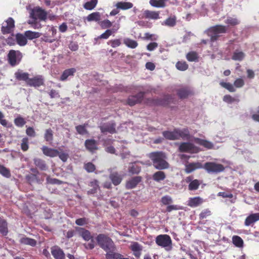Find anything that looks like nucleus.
<instances>
[{"instance_id":"nucleus-1","label":"nucleus","mask_w":259,"mask_h":259,"mask_svg":"<svg viewBox=\"0 0 259 259\" xmlns=\"http://www.w3.org/2000/svg\"><path fill=\"white\" fill-rule=\"evenodd\" d=\"M148 157L151 159L153 166L156 169H166L170 166L169 163L166 161V155L162 151L151 152L148 154Z\"/></svg>"},{"instance_id":"nucleus-2","label":"nucleus","mask_w":259,"mask_h":259,"mask_svg":"<svg viewBox=\"0 0 259 259\" xmlns=\"http://www.w3.org/2000/svg\"><path fill=\"white\" fill-rule=\"evenodd\" d=\"M96 240L99 246L106 253L116 250V246L112 239L105 234H99L96 237Z\"/></svg>"},{"instance_id":"nucleus-3","label":"nucleus","mask_w":259,"mask_h":259,"mask_svg":"<svg viewBox=\"0 0 259 259\" xmlns=\"http://www.w3.org/2000/svg\"><path fill=\"white\" fill-rule=\"evenodd\" d=\"M207 35L210 37L211 42L218 40L221 34H224L227 32V26L223 25H216L211 26L207 29Z\"/></svg>"},{"instance_id":"nucleus-4","label":"nucleus","mask_w":259,"mask_h":259,"mask_svg":"<svg viewBox=\"0 0 259 259\" xmlns=\"http://www.w3.org/2000/svg\"><path fill=\"white\" fill-rule=\"evenodd\" d=\"M174 99L170 95L165 96L163 99L147 98L145 100V104L147 105L152 106H167L171 102H173Z\"/></svg>"},{"instance_id":"nucleus-5","label":"nucleus","mask_w":259,"mask_h":259,"mask_svg":"<svg viewBox=\"0 0 259 259\" xmlns=\"http://www.w3.org/2000/svg\"><path fill=\"white\" fill-rule=\"evenodd\" d=\"M155 242L158 246L165 248L167 251L172 249V240L170 236L167 234L158 235Z\"/></svg>"},{"instance_id":"nucleus-6","label":"nucleus","mask_w":259,"mask_h":259,"mask_svg":"<svg viewBox=\"0 0 259 259\" xmlns=\"http://www.w3.org/2000/svg\"><path fill=\"white\" fill-rule=\"evenodd\" d=\"M203 168L209 174H218L223 171L225 169L223 164L214 162H207L205 163Z\"/></svg>"},{"instance_id":"nucleus-7","label":"nucleus","mask_w":259,"mask_h":259,"mask_svg":"<svg viewBox=\"0 0 259 259\" xmlns=\"http://www.w3.org/2000/svg\"><path fill=\"white\" fill-rule=\"evenodd\" d=\"M22 58V54L19 51L11 50L9 51L7 59L9 64L12 66H15L18 64Z\"/></svg>"},{"instance_id":"nucleus-8","label":"nucleus","mask_w":259,"mask_h":259,"mask_svg":"<svg viewBox=\"0 0 259 259\" xmlns=\"http://www.w3.org/2000/svg\"><path fill=\"white\" fill-rule=\"evenodd\" d=\"M31 18H36L41 21H45L47 19V13L42 8L39 7L34 8L30 14Z\"/></svg>"},{"instance_id":"nucleus-9","label":"nucleus","mask_w":259,"mask_h":259,"mask_svg":"<svg viewBox=\"0 0 259 259\" xmlns=\"http://www.w3.org/2000/svg\"><path fill=\"white\" fill-rule=\"evenodd\" d=\"M27 85L29 87L38 88L44 85V78L41 75H36L29 78Z\"/></svg>"},{"instance_id":"nucleus-10","label":"nucleus","mask_w":259,"mask_h":259,"mask_svg":"<svg viewBox=\"0 0 259 259\" xmlns=\"http://www.w3.org/2000/svg\"><path fill=\"white\" fill-rule=\"evenodd\" d=\"M145 93V92H140L136 95L129 96L127 100V104L133 106L136 104L140 103L143 100Z\"/></svg>"},{"instance_id":"nucleus-11","label":"nucleus","mask_w":259,"mask_h":259,"mask_svg":"<svg viewBox=\"0 0 259 259\" xmlns=\"http://www.w3.org/2000/svg\"><path fill=\"white\" fill-rule=\"evenodd\" d=\"M102 133H109L113 134L116 133V123L114 121L108 122L100 126Z\"/></svg>"},{"instance_id":"nucleus-12","label":"nucleus","mask_w":259,"mask_h":259,"mask_svg":"<svg viewBox=\"0 0 259 259\" xmlns=\"http://www.w3.org/2000/svg\"><path fill=\"white\" fill-rule=\"evenodd\" d=\"M6 22V24H4L1 28V31L4 34L10 33L15 26L14 20L12 18H9Z\"/></svg>"},{"instance_id":"nucleus-13","label":"nucleus","mask_w":259,"mask_h":259,"mask_svg":"<svg viewBox=\"0 0 259 259\" xmlns=\"http://www.w3.org/2000/svg\"><path fill=\"white\" fill-rule=\"evenodd\" d=\"M203 165L200 162H188L185 164V171L187 174H190L194 170L203 168Z\"/></svg>"},{"instance_id":"nucleus-14","label":"nucleus","mask_w":259,"mask_h":259,"mask_svg":"<svg viewBox=\"0 0 259 259\" xmlns=\"http://www.w3.org/2000/svg\"><path fill=\"white\" fill-rule=\"evenodd\" d=\"M178 97L181 99H185L189 96L193 95V93L191 89L188 87L181 88L177 90Z\"/></svg>"},{"instance_id":"nucleus-15","label":"nucleus","mask_w":259,"mask_h":259,"mask_svg":"<svg viewBox=\"0 0 259 259\" xmlns=\"http://www.w3.org/2000/svg\"><path fill=\"white\" fill-rule=\"evenodd\" d=\"M142 178L141 176H136L132 178L126 182L125 188L126 189H132L137 187V186L142 181Z\"/></svg>"},{"instance_id":"nucleus-16","label":"nucleus","mask_w":259,"mask_h":259,"mask_svg":"<svg viewBox=\"0 0 259 259\" xmlns=\"http://www.w3.org/2000/svg\"><path fill=\"white\" fill-rule=\"evenodd\" d=\"M84 146L90 152L94 153L98 150V143L94 139H88L85 141Z\"/></svg>"},{"instance_id":"nucleus-17","label":"nucleus","mask_w":259,"mask_h":259,"mask_svg":"<svg viewBox=\"0 0 259 259\" xmlns=\"http://www.w3.org/2000/svg\"><path fill=\"white\" fill-rule=\"evenodd\" d=\"M176 131L178 140L181 138L183 140H189L190 139L191 136L188 128H176Z\"/></svg>"},{"instance_id":"nucleus-18","label":"nucleus","mask_w":259,"mask_h":259,"mask_svg":"<svg viewBox=\"0 0 259 259\" xmlns=\"http://www.w3.org/2000/svg\"><path fill=\"white\" fill-rule=\"evenodd\" d=\"M109 178L114 186L119 185L122 181V176L117 171H113L110 174Z\"/></svg>"},{"instance_id":"nucleus-19","label":"nucleus","mask_w":259,"mask_h":259,"mask_svg":"<svg viewBox=\"0 0 259 259\" xmlns=\"http://www.w3.org/2000/svg\"><path fill=\"white\" fill-rule=\"evenodd\" d=\"M195 148L194 145L190 142L181 143L179 150L181 152H192Z\"/></svg>"},{"instance_id":"nucleus-20","label":"nucleus","mask_w":259,"mask_h":259,"mask_svg":"<svg viewBox=\"0 0 259 259\" xmlns=\"http://www.w3.org/2000/svg\"><path fill=\"white\" fill-rule=\"evenodd\" d=\"M15 79L18 81H24L27 83L29 74L27 72H24L21 70H18L14 74Z\"/></svg>"},{"instance_id":"nucleus-21","label":"nucleus","mask_w":259,"mask_h":259,"mask_svg":"<svg viewBox=\"0 0 259 259\" xmlns=\"http://www.w3.org/2000/svg\"><path fill=\"white\" fill-rule=\"evenodd\" d=\"M120 28L119 24H115L111 29H107L105 32L99 36L100 39H107L112 34L116 33Z\"/></svg>"},{"instance_id":"nucleus-22","label":"nucleus","mask_w":259,"mask_h":259,"mask_svg":"<svg viewBox=\"0 0 259 259\" xmlns=\"http://www.w3.org/2000/svg\"><path fill=\"white\" fill-rule=\"evenodd\" d=\"M159 11L145 10L143 12V18L148 19L157 20L160 19Z\"/></svg>"},{"instance_id":"nucleus-23","label":"nucleus","mask_w":259,"mask_h":259,"mask_svg":"<svg viewBox=\"0 0 259 259\" xmlns=\"http://www.w3.org/2000/svg\"><path fill=\"white\" fill-rule=\"evenodd\" d=\"M203 202V200L199 196L191 197L188 200L187 205L191 207H196Z\"/></svg>"},{"instance_id":"nucleus-24","label":"nucleus","mask_w":259,"mask_h":259,"mask_svg":"<svg viewBox=\"0 0 259 259\" xmlns=\"http://www.w3.org/2000/svg\"><path fill=\"white\" fill-rule=\"evenodd\" d=\"M51 253L55 259H65V255L63 251L58 247H54L51 249Z\"/></svg>"},{"instance_id":"nucleus-25","label":"nucleus","mask_w":259,"mask_h":259,"mask_svg":"<svg viewBox=\"0 0 259 259\" xmlns=\"http://www.w3.org/2000/svg\"><path fill=\"white\" fill-rule=\"evenodd\" d=\"M41 150L44 155L51 157L57 156L59 154V151L57 149L49 148L47 146H43Z\"/></svg>"},{"instance_id":"nucleus-26","label":"nucleus","mask_w":259,"mask_h":259,"mask_svg":"<svg viewBox=\"0 0 259 259\" xmlns=\"http://www.w3.org/2000/svg\"><path fill=\"white\" fill-rule=\"evenodd\" d=\"M259 221V212L250 214L245 219L244 225L249 226Z\"/></svg>"},{"instance_id":"nucleus-27","label":"nucleus","mask_w":259,"mask_h":259,"mask_svg":"<svg viewBox=\"0 0 259 259\" xmlns=\"http://www.w3.org/2000/svg\"><path fill=\"white\" fill-rule=\"evenodd\" d=\"M130 248L133 251V254L136 257H140L141 255V251L143 249L142 245L139 243L135 242L131 245Z\"/></svg>"},{"instance_id":"nucleus-28","label":"nucleus","mask_w":259,"mask_h":259,"mask_svg":"<svg viewBox=\"0 0 259 259\" xmlns=\"http://www.w3.org/2000/svg\"><path fill=\"white\" fill-rule=\"evenodd\" d=\"M196 143L197 144L203 146L207 149H212L214 147V145L212 143L206 140H203L200 138H196L194 139Z\"/></svg>"},{"instance_id":"nucleus-29","label":"nucleus","mask_w":259,"mask_h":259,"mask_svg":"<svg viewBox=\"0 0 259 259\" xmlns=\"http://www.w3.org/2000/svg\"><path fill=\"white\" fill-rule=\"evenodd\" d=\"M76 230L77 231L79 236H81L84 240L89 241L90 239H92L91 232L89 230L83 228H77Z\"/></svg>"},{"instance_id":"nucleus-30","label":"nucleus","mask_w":259,"mask_h":259,"mask_svg":"<svg viewBox=\"0 0 259 259\" xmlns=\"http://www.w3.org/2000/svg\"><path fill=\"white\" fill-rule=\"evenodd\" d=\"M75 72L76 69L74 68L65 69L61 75L60 80L61 81H65L69 76H73Z\"/></svg>"},{"instance_id":"nucleus-31","label":"nucleus","mask_w":259,"mask_h":259,"mask_svg":"<svg viewBox=\"0 0 259 259\" xmlns=\"http://www.w3.org/2000/svg\"><path fill=\"white\" fill-rule=\"evenodd\" d=\"M162 135L166 139L168 140L173 141L178 140L176 128H175L172 131H165L162 132Z\"/></svg>"},{"instance_id":"nucleus-32","label":"nucleus","mask_w":259,"mask_h":259,"mask_svg":"<svg viewBox=\"0 0 259 259\" xmlns=\"http://www.w3.org/2000/svg\"><path fill=\"white\" fill-rule=\"evenodd\" d=\"M34 164L41 170H46L48 166L45 161L42 159L35 158L33 159Z\"/></svg>"},{"instance_id":"nucleus-33","label":"nucleus","mask_w":259,"mask_h":259,"mask_svg":"<svg viewBox=\"0 0 259 259\" xmlns=\"http://www.w3.org/2000/svg\"><path fill=\"white\" fill-rule=\"evenodd\" d=\"M89 186L92 187V188L88 191L89 194H95L97 192L98 190L100 189L99 182L97 180H94L91 181L89 184Z\"/></svg>"},{"instance_id":"nucleus-34","label":"nucleus","mask_w":259,"mask_h":259,"mask_svg":"<svg viewBox=\"0 0 259 259\" xmlns=\"http://www.w3.org/2000/svg\"><path fill=\"white\" fill-rule=\"evenodd\" d=\"M0 233L4 236L8 233V223L6 220L0 217Z\"/></svg>"},{"instance_id":"nucleus-35","label":"nucleus","mask_w":259,"mask_h":259,"mask_svg":"<svg viewBox=\"0 0 259 259\" xmlns=\"http://www.w3.org/2000/svg\"><path fill=\"white\" fill-rule=\"evenodd\" d=\"M166 178L165 174L164 171L159 170L152 175V179L154 181L159 182L164 180Z\"/></svg>"},{"instance_id":"nucleus-36","label":"nucleus","mask_w":259,"mask_h":259,"mask_svg":"<svg viewBox=\"0 0 259 259\" xmlns=\"http://www.w3.org/2000/svg\"><path fill=\"white\" fill-rule=\"evenodd\" d=\"M176 22L177 17L176 16L174 15L166 19L162 23V25H165L170 27H172L176 25Z\"/></svg>"},{"instance_id":"nucleus-37","label":"nucleus","mask_w":259,"mask_h":259,"mask_svg":"<svg viewBox=\"0 0 259 259\" xmlns=\"http://www.w3.org/2000/svg\"><path fill=\"white\" fill-rule=\"evenodd\" d=\"M19 242L22 244L29 245L31 246H35L36 244V241L32 238L27 237H23L20 239Z\"/></svg>"},{"instance_id":"nucleus-38","label":"nucleus","mask_w":259,"mask_h":259,"mask_svg":"<svg viewBox=\"0 0 259 259\" xmlns=\"http://www.w3.org/2000/svg\"><path fill=\"white\" fill-rule=\"evenodd\" d=\"M168 0H150V5L155 8H164Z\"/></svg>"},{"instance_id":"nucleus-39","label":"nucleus","mask_w":259,"mask_h":259,"mask_svg":"<svg viewBox=\"0 0 259 259\" xmlns=\"http://www.w3.org/2000/svg\"><path fill=\"white\" fill-rule=\"evenodd\" d=\"M116 7L117 9L126 10L133 7V4L131 2H119L117 3Z\"/></svg>"},{"instance_id":"nucleus-40","label":"nucleus","mask_w":259,"mask_h":259,"mask_svg":"<svg viewBox=\"0 0 259 259\" xmlns=\"http://www.w3.org/2000/svg\"><path fill=\"white\" fill-rule=\"evenodd\" d=\"M16 40L17 43L20 46H24L27 43V38L25 34L17 33L16 35Z\"/></svg>"},{"instance_id":"nucleus-41","label":"nucleus","mask_w":259,"mask_h":259,"mask_svg":"<svg viewBox=\"0 0 259 259\" xmlns=\"http://www.w3.org/2000/svg\"><path fill=\"white\" fill-rule=\"evenodd\" d=\"M186 59L189 62H197L198 61L199 56L197 52L195 51H191L188 52L186 55Z\"/></svg>"},{"instance_id":"nucleus-42","label":"nucleus","mask_w":259,"mask_h":259,"mask_svg":"<svg viewBox=\"0 0 259 259\" xmlns=\"http://www.w3.org/2000/svg\"><path fill=\"white\" fill-rule=\"evenodd\" d=\"M21 149L23 152H26L29 148V140L28 137H24L21 141Z\"/></svg>"},{"instance_id":"nucleus-43","label":"nucleus","mask_w":259,"mask_h":259,"mask_svg":"<svg viewBox=\"0 0 259 259\" xmlns=\"http://www.w3.org/2000/svg\"><path fill=\"white\" fill-rule=\"evenodd\" d=\"M240 21L237 18L228 17L225 23L228 26H234L240 24Z\"/></svg>"},{"instance_id":"nucleus-44","label":"nucleus","mask_w":259,"mask_h":259,"mask_svg":"<svg viewBox=\"0 0 259 259\" xmlns=\"http://www.w3.org/2000/svg\"><path fill=\"white\" fill-rule=\"evenodd\" d=\"M105 255L106 259H121L122 257V254L115 252V251L107 252Z\"/></svg>"},{"instance_id":"nucleus-45","label":"nucleus","mask_w":259,"mask_h":259,"mask_svg":"<svg viewBox=\"0 0 259 259\" xmlns=\"http://www.w3.org/2000/svg\"><path fill=\"white\" fill-rule=\"evenodd\" d=\"M141 170V167L135 163H132L128 168V172L132 175L138 174Z\"/></svg>"},{"instance_id":"nucleus-46","label":"nucleus","mask_w":259,"mask_h":259,"mask_svg":"<svg viewBox=\"0 0 259 259\" xmlns=\"http://www.w3.org/2000/svg\"><path fill=\"white\" fill-rule=\"evenodd\" d=\"M201 183V181L197 179L193 180V181L191 182L188 185L189 190L194 191L197 190Z\"/></svg>"},{"instance_id":"nucleus-47","label":"nucleus","mask_w":259,"mask_h":259,"mask_svg":"<svg viewBox=\"0 0 259 259\" xmlns=\"http://www.w3.org/2000/svg\"><path fill=\"white\" fill-rule=\"evenodd\" d=\"M24 34L27 38L29 39H33L38 38L40 36V33L37 32H33L30 30L26 31Z\"/></svg>"},{"instance_id":"nucleus-48","label":"nucleus","mask_w":259,"mask_h":259,"mask_svg":"<svg viewBox=\"0 0 259 259\" xmlns=\"http://www.w3.org/2000/svg\"><path fill=\"white\" fill-rule=\"evenodd\" d=\"M245 57V54L242 51L236 50L232 57V59L235 61H242Z\"/></svg>"},{"instance_id":"nucleus-49","label":"nucleus","mask_w":259,"mask_h":259,"mask_svg":"<svg viewBox=\"0 0 259 259\" xmlns=\"http://www.w3.org/2000/svg\"><path fill=\"white\" fill-rule=\"evenodd\" d=\"M44 138L49 143H52L53 140V132L51 128H50L46 130Z\"/></svg>"},{"instance_id":"nucleus-50","label":"nucleus","mask_w":259,"mask_h":259,"mask_svg":"<svg viewBox=\"0 0 259 259\" xmlns=\"http://www.w3.org/2000/svg\"><path fill=\"white\" fill-rule=\"evenodd\" d=\"M101 15L99 12H94L89 14L87 18L88 21H98L100 20Z\"/></svg>"},{"instance_id":"nucleus-51","label":"nucleus","mask_w":259,"mask_h":259,"mask_svg":"<svg viewBox=\"0 0 259 259\" xmlns=\"http://www.w3.org/2000/svg\"><path fill=\"white\" fill-rule=\"evenodd\" d=\"M232 242L236 247H242L243 246V241L239 236H233L232 237Z\"/></svg>"},{"instance_id":"nucleus-52","label":"nucleus","mask_w":259,"mask_h":259,"mask_svg":"<svg viewBox=\"0 0 259 259\" xmlns=\"http://www.w3.org/2000/svg\"><path fill=\"white\" fill-rule=\"evenodd\" d=\"M123 43L127 47L130 48L131 49H135L138 45V42L136 40L128 38L124 39Z\"/></svg>"},{"instance_id":"nucleus-53","label":"nucleus","mask_w":259,"mask_h":259,"mask_svg":"<svg viewBox=\"0 0 259 259\" xmlns=\"http://www.w3.org/2000/svg\"><path fill=\"white\" fill-rule=\"evenodd\" d=\"M98 3V0H91L89 2H86L83 7L85 9L88 10H92L95 8Z\"/></svg>"},{"instance_id":"nucleus-54","label":"nucleus","mask_w":259,"mask_h":259,"mask_svg":"<svg viewBox=\"0 0 259 259\" xmlns=\"http://www.w3.org/2000/svg\"><path fill=\"white\" fill-rule=\"evenodd\" d=\"M212 214L211 211L208 208L204 209L199 214V218L200 220H203L204 219L210 216Z\"/></svg>"},{"instance_id":"nucleus-55","label":"nucleus","mask_w":259,"mask_h":259,"mask_svg":"<svg viewBox=\"0 0 259 259\" xmlns=\"http://www.w3.org/2000/svg\"><path fill=\"white\" fill-rule=\"evenodd\" d=\"M176 67L180 71H185L188 68V65L185 61H178L176 64Z\"/></svg>"},{"instance_id":"nucleus-56","label":"nucleus","mask_w":259,"mask_h":259,"mask_svg":"<svg viewBox=\"0 0 259 259\" xmlns=\"http://www.w3.org/2000/svg\"><path fill=\"white\" fill-rule=\"evenodd\" d=\"M220 84L221 85V87L226 89L230 92H235L236 91V89H235L234 87L229 82L221 81L220 82Z\"/></svg>"},{"instance_id":"nucleus-57","label":"nucleus","mask_w":259,"mask_h":259,"mask_svg":"<svg viewBox=\"0 0 259 259\" xmlns=\"http://www.w3.org/2000/svg\"><path fill=\"white\" fill-rule=\"evenodd\" d=\"M4 117V114L0 111V123L4 127H11L12 126V124L9 123L8 120L5 119Z\"/></svg>"},{"instance_id":"nucleus-58","label":"nucleus","mask_w":259,"mask_h":259,"mask_svg":"<svg viewBox=\"0 0 259 259\" xmlns=\"http://www.w3.org/2000/svg\"><path fill=\"white\" fill-rule=\"evenodd\" d=\"M223 101L227 103L228 104H231L235 102H238L239 101V100L238 99H236L232 97L230 95H226L224 96Z\"/></svg>"},{"instance_id":"nucleus-59","label":"nucleus","mask_w":259,"mask_h":259,"mask_svg":"<svg viewBox=\"0 0 259 259\" xmlns=\"http://www.w3.org/2000/svg\"><path fill=\"white\" fill-rule=\"evenodd\" d=\"M14 121L15 124L18 127H22L26 123L25 119L21 116H18L16 118Z\"/></svg>"},{"instance_id":"nucleus-60","label":"nucleus","mask_w":259,"mask_h":259,"mask_svg":"<svg viewBox=\"0 0 259 259\" xmlns=\"http://www.w3.org/2000/svg\"><path fill=\"white\" fill-rule=\"evenodd\" d=\"M75 128L77 132L80 135H83L88 133V131L86 129V125L85 124L76 126Z\"/></svg>"},{"instance_id":"nucleus-61","label":"nucleus","mask_w":259,"mask_h":259,"mask_svg":"<svg viewBox=\"0 0 259 259\" xmlns=\"http://www.w3.org/2000/svg\"><path fill=\"white\" fill-rule=\"evenodd\" d=\"M0 174L6 178H10L11 177L9 169L1 164H0Z\"/></svg>"},{"instance_id":"nucleus-62","label":"nucleus","mask_w":259,"mask_h":259,"mask_svg":"<svg viewBox=\"0 0 259 259\" xmlns=\"http://www.w3.org/2000/svg\"><path fill=\"white\" fill-rule=\"evenodd\" d=\"M84 168L88 172H93L96 169L95 165L92 162H88L84 165Z\"/></svg>"},{"instance_id":"nucleus-63","label":"nucleus","mask_w":259,"mask_h":259,"mask_svg":"<svg viewBox=\"0 0 259 259\" xmlns=\"http://www.w3.org/2000/svg\"><path fill=\"white\" fill-rule=\"evenodd\" d=\"M161 202L163 205H168L172 202V199L170 196L165 195L161 198Z\"/></svg>"},{"instance_id":"nucleus-64","label":"nucleus","mask_w":259,"mask_h":259,"mask_svg":"<svg viewBox=\"0 0 259 259\" xmlns=\"http://www.w3.org/2000/svg\"><path fill=\"white\" fill-rule=\"evenodd\" d=\"M107 44L112 48H116L121 45V42L120 39H114L109 40Z\"/></svg>"}]
</instances>
